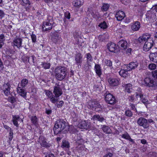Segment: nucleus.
Masks as SVG:
<instances>
[{"label":"nucleus","instance_id":"f257e3e1","mask_svg":"<svg viewBox=\"0 0 157 157\" xmlns=\"http://www.w3.org/2000/svg\"><path fill=\"white\" fill-rule=\"evenodd\" d=\"M54 73L56 79L58 80L61 81L67 75V70L64 67H58L55 69Z\"/></svg>","mask_w":157,"mask_h":157},{"label":"nucleus","instance_id":"f03ea898","mask_svg":"<svg viewBox=\"0 0 157 157\" xmlns=\"http://www.w3.org/2000/svg\"><path fill=\"white\" fill-rule=\"evenodd\" d=\"M67 126L65 121L62 119H58L55 124L53 130L54 134H58L60 133Z\"/></svg>","mask_w":157,"mask_h":157},{"label":"nucleus","instance_id":"7ed1b4c3","mask_svg":"<svg viewBox=\"0 0 157 157\" xmlns=\"http://www.w3.org/2000/svg\"><path fill=\"white\" fill-rule=\"evenodd\" d=\"M53 24V17L50 15L48 16L47 19L44 22L42 26V29L44 31H47L51 29L52 28Z\"/></svg>","mask_w":157,"mask_h":157},{"label":"nucleus","instance_id":"20e7f679","mask_svg":"<svg viewBox=\"0 0 157 157\" xmlns=\"http://www.w3.org/2000/svg\"><path fill=\"white\" fill-rule=\"evenodd\" d=\"M154 10H152V8L150 10L147 12L146 14L147 17L148 18L151 22H152L156 20L155 12V11H154Z\"/></svg>","mask_w":157,"mask_h":157},{"label":"nucleus","instance_id":"39448f33","mask_svg":"<svg viewBox=\"0 0 157 157\" xmlns=\"http://www.w3.org/2000/svg\"><path fill=\"white\" fill-rule=\"evenodd\" d=\"M137 123L138 124L144 128H148L149 126L147 120L144 117H140L139 118L137 121Z\"/></svg>","mask_w":157,"mask_h":157},{"label":"nucleus","instance_id":"423d86ee","mask_svg":"<svg viewBox=\"0 0 157 157\" xmlns=\"http://www.w3.org/2000/svg\"><path fill=\"white\" fill-rule=\"evenodd\" d=\"M153 43V41L152 39L145 41L143 46L144 50L146 52L148 51L152 47Z\"/></svg>","mask_w":157,"mask_h":157},{"label":"nucleus","instance_id":"0eeeda50","mask_svg":"<svg viewBox=\"0 0 157 157\" xmlns=\"http://www.w3.org/2000/svg\"><path fill=\"white\" fill-rule=\"evenodd\" d=\"M39 140V142L42 147H48L50 146L51 145L47 142L45 140V138L43 136H40Z\"/></svg>","mask_w":157,"mask_h":157},{"label":"nucleus","instance_id":"6e6552de","mask_svg":"<svg viewBox=\"0 0 157 157\" xmlns=\"http://www.w3.org/2000/svg\"><path fill=\"white\" fill-rule=\"evenodd\" d=\"M108 81L110 86L114 87L117 86L119 84V80L116 78H110L108 80Z\"/></svg>","mask_w":157,"mask_h":157},{"label":"nucleus","instance_id":"1a4fd4ad","mask_svg":"<svg viewBox=\"0 0 157 157\" xmlns=\"http://www.w3.org/2000/svg\"><path fill=\"white\" fill-rule=\"evenodd\" d=\"M52 40L53 42L56 44H59L62 42V39L60 36L56 33L53 34Z\"/></svg>","mask_w":157,"mask_h":157},{"label":"nucleus","instance_id":"9d476101","mask_svg":"<svg viewBox=\"0 0 157 157\" xmlns=\"http://www.w3.org/2000/svg\"><path fill=\"white\" fill-rule=\"evenodd\" d=\"M53 93L56 97H58L62 94L61 90L60 89L59 85L56 84L54 87Z\"/></svg>","mask_w":157,"mask_h":157},{"label":"nucleus","instance_id":"9b49d317","mask_svg":"<svg viewBox=\"0 0 157 157\" xmlns=\"http://www.w3.org/2000/svg\"><path fill=\"white\" fill-rule=\"evenodd\" d=\"M144 85L149 87H152L154 85V81L149 78H146L144 80Z\"/></svg>","mask_w":157,"mask_h":157},{"label":"nucleus","instance_id":"f8f14e48","mask_svg":"<svg viewBox=\"0 0 157 157\" xmlns=\"http://www.w3.org/2000/svg\"><path fill=\"white\" fill-rule=\"evenodd\" d=\"M90 122L86 121H82L78 125L79 127L81 129H87L90 128Z\"/></svg>","mask_w":157,"mask_h":157},{"label":"nucleus","instance_id":"ddd939ff","mask_svg":"<svg viewBox=\"0 0 157 157\" xmlns=\"http://www.w3.org/2000/svg\"><path fill=\"white\" fill-rule=\"evenodd\" d=\"M10 85L9 82L5 83L3 85V92L6 96L10 94Z\"/></svg>","mask_w":157,"mask_h":157},{"label":"nucleus","instance_id":"4468645a","mask_svg":"<svg viewBox=\"0 0 157 157\" xmlns=\"http://www.w3.org/2000/svg\"><path fill=\"white\" fill-rule=\"evenodd\" d=\"M17 91L18 94L23 98L26 97V92L25 89L18 86L17 88Z\"/></svg>","mask_w":157,"mask_h":157},{"label":"nucleus","instance_id":"2eb2a0df","mask_svg":"<svg viewBox=\"0 0 157 157\" xmlns=\"http://www.w3.org/2000/svg\"><path fill=\"white\" fill-rule=\"evenodd\" d=\"M150 39H151L150 38V36L148 34H144L140 37L138 39V41L140 43H142L145 41H148Z\"/></svg>","mask_w":157,"mask_h":157},{"label":"nucleus","instance_id":"dca6fc26","mask_svg":"<svg viewBox=\"0 0 157 157\" xmlns=\"http://www.w3.org/2000/svg\"><path fill=\"white\" fill-rule=\"evenodd\" d=\"M115 17L117 20L121 21L125 17V14L123 11H119L117 12Z\"/></svg>","mask_w":157,"mask_h":157},{"label":"nucleus","instance_id":"f3484780","mask_svg":"<svg viewBox=\"0 0 157 157\" xmlns=\"http://www.w3.org/2000/svg\"><path fill=\"white\" fill-rule=\"evenodd\" d=\"M138 66V63L137 62H131L128 65H127L126 67L128 68V70L129 71L135 69Z\"/></svg>","mask_w":157,"mask_h":157},{"label":"nucleus","instance_id":"a211bd4d","mask_svg":"<svg viewBox=\"0 0 157 157\" xmlns=\"http://www.w3.org/2000/svg\"><path fill=\"white\" fill-rule=\"evenodd\" d=\"M140 22L138 21L132 23L131 24V28L133 31H137L140 28Z\"/></svg>","mask_w":157,"mask_h":157},{"label":"nucleus","instance_id":"6ab92c4d","mask_svg":"<svg viewBox=\"0 0 157 157\" xmlns=\"http://www.w3.org/2000/svg\"><path fill=\"white\" fill-rule=\"evenodd\" d=\"M107 48L110 52H115L117 48V47L115 44L111 43L108 44Z\"/></svg>","mask_w":157,"mask_h":157},{"label":"nucleus","instance_id":"aec40b11","mask_svg":"<svg viewBox=\"0 0 157 157\" xmlns=\"http://www.w3.org/2000/svg\"><path fill=\"white\" fill-rule=\"evenodd\" d=\"M22 40L21 38H18L15 39L13 42V46L16 47L17 48H20L22 44Z\"/></svg>","mask_w":157,"mask_h":157},{"label":"nucleus","instance_id":"412c9836","mask_svg":"<svg viewBox=\"0 0 157 157\" xmlns=\"http://www.w3.org/2000/svg\"><path fill=\"white\" fill-rule=\"evenodd\" d=\"M117 45L122 49H125L127 47V43L126 40H122L118 42Z\"/></svg>","mask_w":157,"mask_h":157},{"label":"nucleus","instance_id":"4be33fe9","mask_svg":"<svg viewBox=\"0 0 157 157\" xmlns=\"http://www.w3.org/2000/svg\"><path fill=\"white\" fill-rule=\"evenodd\" d=\"M82 56L80 53H78L75 55V60L76 63L78 65L81 63L82 62Z\"/></svg>","mask_w":157,"mask_h":157},{"label":"nucleus","instance_id":"5701e85b","mask_svg":"<svg viewBox=\"0 0 157 157\" xmlns=\"http://www.w3.org/2000/svg\"><path fill=\"white\" fill-rule=\"evenodd\" d=\"M94 70L97 75L100 77L102 74V69L100 65L96 64L95 65Z\"/></svg>","mask_w":157,"mask_h":157},{"label":"nucleus","instance_id":"b1692460","mask_svg":"<svg viewBox=\"0 0 157 157\" xmlns=\"http://www.w3.org/2000/svg\"><path fill=\"white\" fill-rule=\"evenodd\" d=\"M74 7L78 8L83 4L82 0H74L73 3Z\"/></svg>","mask_w":157,"mask_h":157},{"label":"nucleus","instance_id":"393cba45","mask_svg":"<svg viewBox=\"0 0 157 157\" xmlns=\"http://www.w3.org/2000/svg\"><path fill=\"white\" fill-rule=\"evenodd\" d=\"M149 56L151 60L156 63H157V52L151 53Z\"/></svg>","mask_w":157,"mask_h":157},{"label":"nucleus","instance_id":"a878e982","mask_svg":"<svg viewBox=\"0 0 157 157\" xmlns=\"http://www.w3.org/2000/svg\"><path fill=\"white\" fill-rule=\"evenodd\" d=\"M20 118L18 115H13L12 117V121L14 125L17 127H18L19 124H18L17 121L20 120Z\"/></svg>","mask_w":157,"mask_h":157},{"label":"nucleus","instance_id":"bb28decb","mask_svg":"<svg viewBox=\"0 0 157 157\" xmlns=\"http://www.w3.org/2000/svg\"><path fill=\"white\" fill-rule=\"evenodd\" d=\"M91 119H93L94 121H98L101 122H102L105 120L103 117L99 115H96L93 116Z\"/></svg>","mask_w":157,"mask_h":157},{"label":"nucleus","instance_id":"cd10ccee","mask_svg":"<svg viewBox=\"0 0 157 157\" xmlns=\"http://www.w3.org/2000/svg\"><path fill=\"white\" fill-rule=\"evenodd\" d=\"M128 68L125 69H121L119 72L120 75L123 77H126L128 75Z\"/></svg>","mask_w":157,"mask_h":157},{"label":"nucleus","instance_id":"c85d7f7f","mask_svg":"<svg viewBox=\"0 0 157 157\" xmlns=\"http://www.w3.org/2000/svg\"><path fill=\"white\" fill-rule=\"evenodd\" d=\"M123 86L125 87V91L128 93H130L132 89V85L130 83L126 84L124 85Z\"/></svg>","mask_w":157,"mask_h":157},{"label":"nucleus","instance_id":"c756f323","mask_svg":"<svg viewBox=\"0 0 157 157\" xmlns=\"http://www.w3.org/2000/svg\"><path fill=\"white\" fill-rule=\"evenodd\" d=\"M121 137L123 138H124L126 140H128L130 142H132V143H134V142L132 139L131 138V137L129 134L127 132L123 134L122 135Z\"/></svg>","mask_w":157,"mask_h":157},{"label":"nucleus","instance_id":"7c9ffc66","mask_svg":"<svg viewBox=\"0 0 157 157\" xmlns=\"http://www.w3.org/2000/svg\"><path fill=\"white\" fill-rule=\"evenodd\" d=\"M21 5L25 6L28 7L30 5L29 0H18Z\"/></svg>","mask_w":157,"mask_h":157},{"label":"nucleus","instance_id":"2f4dec72","mask_svg":"<svg viewBox=\"0 0 157 157\" xmlns=\"http://www.w3.org/2000/svg\"><path fill=\"white\" fill-rule=\"evenodd\" d=\"M31 121L32 123L35 126H36L38 124V119L36 116L32 117Z\"/></svg>","mask_w":157,"mask_h":157},{"label":"nucleus","instance_id":"473e14b6","mask_svg":"<svg viewBox=\"0 0 157 157\" xmlns=\"http://www.w3.org/2000/svg\"><path fill=\"white\" fill-rule=\"evenodd\" d=\"M28 79L24 78L22 79L20 82V85L21 88L25 87L28 83Z\"/></svg>","mask_w":157,"mask_h":157},{"label":"nucleus","instance_id":"72a5a7b5","mask_svg":"<svg viewBox=\"0 0 157 157\" xmlns=\"http://www.w3.org/2000/svg\"><path fill=\"white\" fill-rule=\"evenodd\" d=\"M70 143L69 142L66 140H64L63 141L62 144L61 145V147L64 148H69L70 147Z\"/></svg>","mask_w":157,"mask_h":157},{"label":"nucleus","instance_id":"f704fd0d","mask_svg":"<svg viewBox=\"0 0 157 157\" xmlns=\"http://www.w3.org/2000/svg\"><path fill=\"white\" fill-rule=\"evenodd\" d=\"M106 102L110 105H113L116 103L117 100L116 99H105Z\"/></svg>","mask_w":157,"mask_h":157},{"label":"nucleus","instance_id":"c9c22d12","mask_svg":"<svg viewBox=\"0 0 157 157\" xmlns=\"http://www.w3.org/2000/svg\"><path fill=\"white\" fill-rule=\"evenodd\" d=\"M75 40L77 41V44L79 46H81L84 44V42L83 41V39L81 38L80 37L76 38Z\"/></svg>","mask_w":157,"mask_h":157},{"label":"nucleus","instance_id":"e433bc0d","mask_svg":"<svg viewBox=\"0 0 157 157\" xmlns=\"http://www.w3.org/2000/svg\"><path fill=\"white\" fill-rule=\"evenodd\" d=\"M83 24H84L86 26H88L90 22L88 18L85 17L83 19Z\"/></svg>","mask_w":157,"mask_h":157},{"label":"nucleus","instance_id":"4c0bfd02","mask_svg":"<svg viewBox=\"0 0 157 157\" xmlns=\"http://www.w3.org/2000/svg\"><path fill=\"white\" fill-rule=\"evenodd\" d=\"M5 37L3 35H0V48H1L4 45V41L5 40Z\"/></svg>","mask_w":157,"mask_h":157},{"label":"nucleus","instance_id":"58836bf2","mask_svg":"<svg viewBox=\"0 0 157 157\" xmlns=\"http://www.w3.org/2000/svg\"><path fill=\"white\" fill-rule=\"evenodd\" d=\"M46 95L49 98H54L53 96V94L51 91L48 90H45L44 91Z\"/></svg>","mask_w":157,"mask_h":157},{"label":"nucleus","instance_id":"ea45409f","mask_svg":"<svg viewBox=\"0 0 157 157\" xmlns=\"http://www.w3.org/2000/svg\"><path fill=\"white\" fill-rule=\"evenodd\" d=\"M125 115L128 117H131L133 115L132 112L129 109H127L125 112Z\"/></svg>","mask_w":157,"mask_h":157},{"label":"nucleus","instance_id":"a19ab883","mask_svg":"<svg viewBox=\"0 0 157 157\" xmlns=\"http://www.w3.org/2000/svg\"><path fill=\"white\" fill-rule=\"evenodd\" d=\"M102 129L104 132L106 133H109L110 132V128L109 127L107 126L104 125L102 127Z\"/></svg>","mask_w":157,"mask_h":157},{"label":"nucleus","instance_id":"79ce46f5","mask_svg":"<svg viewBox=\"0 0 157 157\" xmlns=\"http://www.w3.org/2000/svg\"><path fill=\"white\" fill-rule=\"evenodd\" d=\"M109 7V5L108 4H104L101 7V9L103 11H106L108 10Z\"/></svg>","mask_w":157,"mask_h":157},{"label":"nucleus","instance_id":"37998d69","mask_svg":"<svg viewBox=\"0 0 157 157\" xmlns=\"http://www.w3.org/2000/svg\"><path fill=\"white\" fill-rule=\"evenodd\" d=\"M105 98H115L109 92H106L104 94Z\"/></svg>","mask_w":157,"mask_h":157},{"label":"nucleus","instance_id":"c03bdc74","mask_svg":"<svg viewBox=\"0 0 157 157\" xmlns=\"http://www.w3.org/2000/svg\"><path fill=\"white\" fill-rule=\"evenodd\" d=\"M99 26L101 28L104 29L106 28L107 27V26L106 25V22L105 21H104L103 22L101 23L99 25Z\"/></svg>","mask_w":157,"mask_h":157},{"label":"nucleus","instance_id":"a18cd8bd","mask_svg":"<svg viewBox=\"0 0 157 157\" xmlns=\"http://www.w3.org/2000/svg\"><path fill=\"white\" fill-rule=\"evenodd\" d=\"M43 67L45 69H48L50 68V64L49 63H44L42 64Z\"/></svg>","mask_w":157,"mask_h":157},{"label":"nucleus","instance_id":"49530a36","mask_svg":"<svg viewBox=\"0 0 157 157\" xmlns=\"http://www.w3.org/2000/svg\"><path fill=\"white\" fill-rule=\"evenodd\" d=\"M156 67V65L154 63H151L148 66L149 68L151 70L155 69Z\"/></svg>","mask_w":157,"mask_h":157},{"label":"nucleus","instance_id":"de8ad7c7","mask_svg":"<svg viewBox=\"0 0 157 157\" xmlns=\"http://www.w3.org/2000/svg\"><path fill=\"white\" fill-rule=\"evenodd\" d=\"M31 36L33 42L35 43L36 40V35L33 33L31 35Z\"/></svg>","mask_w":157,"mask_h":157},{"label":"nucleus","instance_id":"09e8293b","mask_svg":"<svg viewBox=\"0 0 157 157\" xmlns=\"http://www.w3.org/2000/svg\"><path fill=\"white\" fill-rule=\"evenodd\" d=\"M135 97L137 98H142L144 97V95L141 93H136L135 94Z\"/></svg>","mask_w":157,"mask_h":157},{"label":"nucleus","instance_id":"8fccbe9b","mask_svg":"<svg viewBox=\"0 0 157 157\" xmlns=\"http://www.w3.org/2000/svg\"><path fill=\"white\" fill-rule=\"evenodd\" d=\"M105 64L107 66L111 67L112 65V63L111 61L109 60H106L105 61Z\"/></svg>","mask_w":157,"mask_h":157},{"label":"nucleus","instance_id":"3c124183","mask_svg":"<svg viewBox=\"0 0 157 157\" xmlns=\"http://www.w3.org/2000/svg\"><path fill=\"white\" fill-rule=\"evenodd\" d=\"M13 131L12 129H10V131L9 132V139L11 141L13 138Z\"/></svg>","mask_w":157,"mask_h":157},{"label":"nucleus","instance_id":"603ef678","mask_svg":"<svg viewBox=\"0 0 157 157\" xmlns=\"http://www.w3.org/2000/svg\"><path fill=\"white\" fill-rule=\"evenodd\" d=\"M86 56L88 61H92V58L90 53H87L86 54Z\"/></svg>","mask_w":157,"mask_h":157},{"label":"nucleus","instance_id":"864d4df0","mask_svg":"<svg viewBox=\"0 0 157 157\" xmlns=\"http://www.w3.org/2000/svg\"><path fill=\"white\" fill-rule=\"evenodd\" d=\"M153 77L154 78H157V70L153 71L152 72Z\"/></svg>","mask_w":157,"mask_h":157},{"label":"nucleus","instance_id":"5fc2aeb1","mask_svg":"<svg viewBox=\"0 0 157 157\" xmlns=\"http://www.w3.org/2000/svg\"><path fill=\"white\" fill-rule=\"evenodd\" d=\"M45 157H55L54 155L51 153H47L45 156Z\"/></svg>","mask_w":157,"mask_h":157},{"label":"nucleus","instance_id":"6e6d98bb","mask_svg":"<svg viewBox=\"0 0 157 157\" xmlns=\"http://www.w3.org/2000/svg\"><path fill=\"white\" fill-rule=\"evenodd\" d=\"M99 17V13L98 12H96V13H95V15L93 17L94 18H95L96 20H98Z\"/></svg>","mask_w":157,"mask_h":157},{"label":"nucleus","instance_id":"4d7b16f0","mask_svg":"<svg viewBox=\"0 0 157 157\" xmlns=\"http://www.w3.org/2000/svg\"><path fill=\"white\" fill-rule=\"evenodd\" d=\"M142 102L144 104H148L150 102L147 100V99H141Z\"/></svg>","mask_w":157,"mask_h":157},{"label":"nucleus","instance_id":"13d9d810","mask_svg":"<svg viewBox=\"0 0 157 157\" xmlns=\"http://www.w3.org/2000/svg\"><path fill=\"white\" fill-rule=\"evenodd\" d=\"M63 101H60L57 102V106L58 107H60L62 106V105L63 104Z\"/></svg>","mask_w":157,"mask_h":157},{"label":"nucleus","instance_id":"bf43d9fd","mask_svg":"<svg viewBox=\"0 0 157 157\" xmlns=\"http://www.w3.org/2000/svg\"><path fill=\"white\" fill-rule=\"evenodd\" d=\"M105 37L104 36L100 35L98 37L99 40L100 41H103L105 40Z\"/></svg>","mask_w":157,"mask_h":157},{"label":"nucleus","instance_id":"052dcab7","mask_svg":"<svg viewBox=\"0 0 157 157\" xmlns=\"http://www.w3.org/2000/svg\"><path fill=\"white\" fill-rule=\"evenodd\" d=\"M27 58L28 59V62H29V59H32L33 62L34 63V59H35V56H31L30 57H27Z\"/></svg>","mask_w":157,"mask_h":157},{"label":"nucleus","instance_id":"680f3d73","mask_svg":"<svg viewBox=\"0 0 157 157\" xmlns=\"http://www.w3.org/2000/svg\"><path fill=\"white\" fill-rule=\"evenodd\" d=\"M46 113L47 114H51L52 113V110L51 109H48L47 108L46 109Z\"/></svg>","mask_w":157,"mask_h":157},{"label":"nucleus","instance_id":"e2e57ef3","mask_svg":"<svg viewBox=\"0 0 157 157\" xmlns=\"http://www.w3.org/2000/svg\"><path fill=\"white\" fill-rule=\"evenodd\" d=\"M65 17L69 19L70 18V14L69 13H66L65 14Z\"/></svg>","mask_w":157,"mask_h":157},{"label":"nucleus","instance_id":"0e129e2a","mask_svg":"<svg viewBox=\"0 0 157 157\" xmlns=\"http://www.w3.org/2000/svg\"><path fill=\"white\" fill-rule=\"evenodd\" d=\"M5 15V13L2 10H0V17L1 18L3 17Z\"/></svg>","mask_w":157,"mask_h":157},{"label":"nucleus","instance_id":"69168bd1","mask_svg":"<svg viewBox=\"0 0 157 157\" xmlns=\"http://www.w3.org/2000/svg\"><path fill=\"white\" fill-rule=\"evenodd\" d=\"M113 154L111 153H109L108 154H106L103 157H112L113 156Z\"/></svg>","mask_w":157,"mask_h":157},{"label":"nucleus","instance_id":"338daca9","mask_svg":"<svg viewBox=\"0 0 157 157\" xmlns=\"http://www.w3.org/2000/svg\"><path fill=\"white\" fill-rule=\"evenodd\" d=\"M152 8V10H154L155 12H157V4L153 6Z\"/></svg>","mask_w":157,"mask_h":157},{"label":"nucleus","instance_id":"774afa93","mask_svg":"<svg viewBox=\"0 0 157 157\" xmlns=\"http://www.w3.org/2000/svg\"><path fill=\"white\" fill-rule=\"evenodd\" d=\"M141 143L143 144H145L147 143L146 140L145 139H142L141 140Z\"/></svg>","mask_w":157,"mask_h":157}]
</instances>
